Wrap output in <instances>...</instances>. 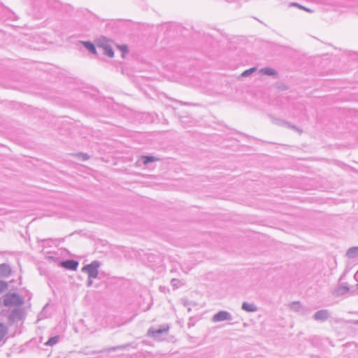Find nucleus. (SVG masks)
<instances>
[{
	"mask_svg": "<svg viewBox=\"0 0 358 358\" xmlns=\"http://www.w3.org/2000/svg\"><path fill=\"white\" fill-rule=\"evenodd\" d=\"M120 49H121V50L122 51L123 53L124 52H127V51H128V48H127V45H122L120 47Z\"/></svg>",
	"mask_w": 358,
	"mask_h": 358,
	"instance_id": "25",
	"label": "nucleus"
},
{
	"mask_svg": "<svg viewBox=\"0 0 358 358\" xmlns=\"http://www.w3.org/2000/svg\"><path fill=\"white\" fill-rule=\"evenodd\" d=\"M11 273L9 265L6 264H0V276H8Z\"/></svg>",
	"mask_w": 358,
	"mask_h": 358,
	"instance_id": "9",
	"label": "nucleus"
},
{
	"mask_svg": "<svg viewBox=\"0 0 358 358\" xmlns=\"http://www.w3.org/2000/svg\"><path fill=\"white\" fill-rule=\"evenodd\" d=\"M80 43L91 53L96 54L95 45L90 41H80Z\"/></svg>",
	"mask_w": 358,
	"mask_h": 358,
	"instance_id": "10",
	"label": "nucleus"
},
{
	"mask_svg": "<svg viewBox=\"0 0 358 358\" xmlns=\"http://www.w3.org/2000/svg\"><path fill=\"white\" fill-rule=\"evenodd\" d=\"M77 155L83 161H86V160H87L89 159V156L87 154H85V153H78Z\"/></svg>",
	"mask_w": 358,
	"mask_h": 358,
	"instance_id": "22",
	"label": "nucleus"
},
{
	"mask_svg": "<svg viewBox=\"0 0 358 358\" xmlns=\"http://www.w3.org/2000/svg\"><path fill=\"white\" fill-rule=\"evenodd\" d=\"M357 287H358V283H357Z\"/></svg>",
	"mask_w": 358,
	"mask_h": 358,
	"instance_id": "30",
	"label": "nucleus"
},
{
	"mask_svg": "<svg viewBox=\"0 0 358 358\" xmlns=\"http://www.w3.org/2000/svg\"><path fill=\"white\" fill-rule=\"evenodd\" d=\"M257 70V69L256 67L250 68L249 69H247V70L244 71L241 73V76L243 77V78L248 77L250 75H251L252 73L255 72Z\"/></svg>",
	"mask_w": 358,
	"mask_h": 358,
	"instance_id": "19",
	"label": "nucleus"
},
{
	"mask_svg": "<svg viewBox=\"0 0 358 358\" xmlns=\"http://www.w3.org/2000/svg\"><path fill=\"white\" fill-rule=\"evenodd\" d=\"M241 308L248 313H255L258 310L257 307L254 303H249L248 302H243Z\"/></svg>",
	"mask_w": 358,
	"mask_h": 358,
	"instance_id": "8",
	"label": "nucleus"
},
{
	"mask_svg": "<svg viewBox=\"0 0 358 358\" xmlns=\"http://www.w3.org/2000/svg\"><path fill=\"white\" fill-rule=\"evenodd\" d=\"M101 263L99 261H93L90 264L83 267L82 270L88 275V278H96L99 274V268Z\"/></svg>",
	"mask_w": 358,
	"mask_h": 358,
	"instance_id": "2",
	"label": "nucleus"
},
{
	"mask_svg": "<svg viewBox=\"0 0 358 358\" xmlns=\"http://www.w3.org/2000/svg\"><path fill=\"white\" fill-rule=\"evenodd\" d=\"M92 279H93V278H88V280H87V287H90V286H92V283H93Z\"/></svg>",
	"mask_w": 358,
	"mask_h": 358,
	"instance_id": "26",
	"label": "nucleus"
},
{
	"mask_svg": "<svg viewBox=\"0 0 358 358\" xmlns=\"http://www.w3.org/2000/svg\"><path fill=\"white\" fill-rule=\"evenodd\" d=\"M290 6H295V7H298L301 9H303V10H305L308 12H310V10L309 8H306V7L303 6H301L300 4L297 3H290L289 4Z\"/></svg>",
	"mask_w": 358,
	"mask_h": 358,
	"instance_id": "21",
	"label": "nucleus"
},
{
	"mask_svg": "<svg viewBox=\"0 0 358 358\" xmlns=\"http://www.w3.org/2000/svg\"><path fill=\"white\" fill-rule=\"evenodd\" d=\"M292 128L298 130L295 126H292Z\"/></svg>",
	"mask_w": 358,
	"mask_h": 358,
	"instance_id": "28",
	"label": "nucleus"
},
{
	"mask_svg": "<svg viewBox=\"0 0 358 358\" xmlns=\"http://www.w3.org/2000/svg\"><path fill=\"white\" fill-rule=\"evenodd\" d=\"M178 282H179V280H177V279H175V278L172 279V280H171V283L172 286H173V287H175V288H177V287H178Z\"/></svg>",
	"mask_w": 358,
	"mask_h": 358,
	"instance_id": "24",
	"label": "nucleus"
},
{
	"mask_svg": "<svg viewBox=\"0 0 358 358\" xmlns=\"http://www.w3.org/2000/svg\"><path fill=\"white\" fill-rule=\"evenodd\" d=\"M8 287V285L6 282L0 280V293L4 292Z\"/></svg>",
	"mask_w": 358,
	"mask_h": 358,
	"instance_id": "20",
	"label": "nucleus"
},
{
	"mask_svg": "<svg viewBox=\"0 0 358 358\" xmlns=\"http://www.w3.org/2000/svg\"><path fill=\"white\" fill-rule=\"evenodd\" d=\"M346 256L350 259L358 257V247H352L346 252Z\"/></svg>",
	"mask_w": 358,
	"mask_h": 358,
	"instance_id": "11",
	"label": "nucleus"
},
{
	"mask_svg": "<svg viewBox=\"0 0 358 358\" xmlns=\"http://www.w3.org/2000/svg\"><path fill=\"white\" fill-rule=\"evenodd\" d=\"M170 329V326L167 324L161 325L158 329L150 327L148 331V336L155 339H159L162 335H166Z\"/></svg>",
	"mask_w": 358,
	"mask_h": 358,
	"instance_id": "3",
	"label": "nucleus"
},
{
	"mask_svg": "<svg viewBox=\"0 0 358 358\" xmlns=\"http://www.w3.org/2000/svg\"><path fill=\"white\" fill-rule=\"evenodd\" d=\"M330 317L328 310H320L317 311L314 315L313 319L316 321L324 322Z\"/></svg>",
	"mask_w": 358,
	"mask_h": 358,
	"instance_id": "5",
	"label": "nucleus"
},
{
	"mask_svg": "<svg viewBox=\"0 0 358 358\" xmlns=\"http://www.w3.org/2000/svg\"><path fill=\"white\" fill-rule=\"evenodd\" d=\"M103 54L107 55L109 57H113L114 51L110 46L106 45L103 47Z\"/></svg>",
	"mask_w": 358,
	"mask_h": 358,
	"instance_id": "16",
	"label": "nucleus"
},
{
	"mask_svg": "<svg viewBox=\"0 0 358 358\" xmlns=\"http://www.w3.org/2000/svg\"><path fill=\"white\" fill-rule=\"evenodd\" d=\"M141 160L143 164L147 165L152 162L157 161V159L152 156H143Z\"/></svg>",
	"mask_w": 358,
	"mask_h": 358,
	"instance_id": "13",
	"label": "nucleus"
},
{
	"mask_svg": "<svg viewBox=\"0 0 358 358\" xmlns=\"http://www.w3.org/2000/svg\"><path fill=\"white\" fill-rule=\"evenodd\" d=\"M3 303L6 307H11L21 306L23 304L24 301L19 294L9 293L4 296Z\"/></svg>",
	"mask_w": 358,
	"mask_h": 358,
	"instance_id": "1",
	"label": "nucleus"
},
{
	"mask_svg": "<svg viewBox=\"0 0 358 358\" xmlns=\"http://www.w3.org/2000/svg\"><path fill=\"white\" fill-rule=\"evenodd\" d=\"M22 317V311L20 309H13L9 314L8 319L11 322L20 320Z\"/></svg>",
	"mask_w": 358,
	"mask_h": 358,
	"instance_id": "6",
	"label": "nucleus"
},
{
	"mask_svg": "<svg viewBox=\"0 0 358 358\" xmlns=\"http://www.w3.org/2000/svg\"><path fill=\"white\" fill-rule=\"evenodd\" d=\"M355 278H357L358 279V271L355 274Z\"/></svg>",
	"mask_w": 358,
	"mask_h": 358,
	"instance_id": "27",
	"label": "nucleus"
},
{
	"mask_svg": "<svg viewBox=\"0 0 358 358\" xmlns=\"http://www.w3.org/2000/svg\"><path fill=\"white\" fill-rule=\"evenodd\" d=\"M354 324H358V320L355 321Z\"/></svg>",
	"mask_w": 358,
	"mask_h": 358,
	"instance_id": "29",
	"label": "nucleus"
},
{
	"mask_svg": "<svg viewBox=\"0 0 358 358\" xmlns=\"http://www.w3.org/2000/svg\"><path fill=\"white\" fill-rule=\"evenodd\" d=\"M289 307H290V309L295 311V312H299L301 311V310H302V306L301 305V303L298 301H294L292 302L290 305H289Z\"/></svg>",
	"mask_w": 358,
	"mask_h": 358,
	"instance_id": "14",
	"label": "nucleus"
},
{
	"mask_svg": "<svg viewBox=\"0 0 358 358\" xmlns=\"http://www.w3.org/2000/svg\"><path fill=\"white\" fill-rule=\"evenodd\" d=\"M62 266L69 270L75 271L78 266V262L73 259H68L62 262Z\"/></svg>",
	"mask_w": 358,
	"mask_h": 358,
	"instance_id": "7",
	"label": "nucleus"
},
{
	"mask_svg": "<svg viewBox=\"0 0 358 358\" xmlns=\"http://www.w3.org/2000/svg\"><path fill=\"white\" fill-rule=\"evenodd\" d=\"M8 333V328L7 327L3 324V323H0V341L3 340L4 336Z\"/></svg>",
	"mask_w": 358,
	"mask_h": 358,
	"instance_id": "15",
	"label": "nucleus"
},
{
	"mask_svg": "<svg viewBox=\"0 0 358 358\" xmlns=\"http://www.w3.org/2000/svg\"><path fill=\"white\" fill-rule=\"evenodd\" d=\"M259 72L262 74L266 76H276L278 73L275 69L269 67L263 68L259 71Z\"/></svg>",
	"mask_w": 358,
	"mask_h": 358,
	"instance_id": "12",
	"label": "nucleus"
},
{
	"mask_svg": "<svg viewBox=\"0 0 358 358\" xmlns=\"http://www.w3.org/2000/svg\"><path fill=\"white\" fill-rule=\"evenodd\" d=\"M233 317L231 314L226 310H220L215 314L212 317L213 322H220L223 321H231Z\"/></svg>",
	"mask_w": 358,
	"mask_h": 358,
	"instance_id": "4",
	"label": "nucleus"
},
{
	"mask_svg": "<svg viewBox=\"0 0 358 358\" xmlns=\"http://www.w3.org/2000/svg\"><path fill=\"white\" fill-rule=\"evenodd\" d=\"M59 336H55L51 337L48 340V341L45 343V345H48V346H52V345H55L59 341Z\"/></svg>",
	"mask_w": 358,
	"mask_h": 358,
	"instance_id": "17",
	"label": "nucleus"
},
{
	"mask_svg": "<svg viewBox=\"0 0 358 358\" xmlns=\"http://www.w3.org/2000/svg\"><path fill=\"white\" fill-rule=\"evenodd\" d=\"M310 310L308 308H302V310H301V311H299V313L303 315H306L309 313Z\"/></svg>",
	"mask_w": 358,
	"mask_h": 358,
	"instance_id": "23",
	"label": "nucleus"
},
{
	"mask_svg": "<svg viewBox=\"0 0 358 358\" xmlns=\"http://www.w3.org/2000/svg\"><path fill=\"white\" fill-rule=\"evenodd\" d=\"M349 291V288L346 286H340L336 289V295H343Z\"/></svg>",
	"mask_w": 358,
	"mask_h": 358,
	"instance_id": "18",
	"label": "nucleus"
}]
</instances>
